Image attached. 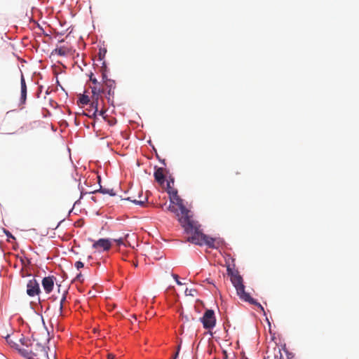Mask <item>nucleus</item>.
Masks as SVG:
<instances>
[{"mask_svg": "<svg viewBox=\"0 0 359 359\" xmlns=\"http://www.w3.org/2000/svg\"><path fill=\"white\" fill-rule=\"evenodd\" d=\"M135 318V316H133L132 319Z\"/></svg>", "mask_w": 359, "mask_h": 359, "instance_id": "a19ab883", "label": "nucleus"}, {"mask_svg": "<svg viewBox=\"0 0 359 359\" xmlns=\"http://www.w3.org/2000/svg\"><path fill=\"white\" fill-rule=\"evenodd\" d=\"M154 168V177L156 180L158 182H163L165 179L164 172L165 171V169H164L163 168H158L157 166H155Z\"/></svg>", "mask_w": 359, "mask_h": 359, "instance_id": "9b49d317", "label": "nucleus"}, {"mask_svg": "<svg viewBox=\"0 0 359 359\" xmlns=\"http://www.w3.org/2000/svg\"><path fill=\"white\" fill-rule=\"evenodd\" d=\"M104 113H105V111H104V110H100V111H99V114H100V116H104Z\"/></svg>", "mask_w": 359, "mask_h": 359, "instance_id": "c756f323", "label": "nucleus"}, {"mask_svg": "<svg viewBox=\"0 0 359 359\" xmlns=\"http://www.w3.org/2000/svg\"><path fill=\"white\" fill-rule=\"evenodd\" d=\"M5 339L8 344H9L11 347L18 350V352L19 349H22L21 348H20L19 344L16 341H15L9 334H7Z\"/></svg>", "mask_w": 359, "mask_h": 359, "instance_id": "ddd939ff", "label": "nucleus"}, {"mask_svg": "<svg viewBox=\"0 0 359 359\" xmlns=\"http://www.w3.org/2000/svg\"><path fill=\"white\" fill-rule=\"evenodd\" d=\"M101 69L103 82L102 88H104V93H107V98L109 101L111 97H114L116 83L114 80L107 78V76L106 74L107 66L105 62H102V66Z\"/></svg>", "mask_w": 359, "mask_h": 359, "instance_id": "20e7f679", "label": "nucleus"}, {"mask_svg": "<svg viewBox=\"0 0 359 359\" xmlns=\"http://www.w3.org/2000/svg\"><path fill=\"white\" fill-rule=\"evenodd\" d=\"M178 220L185 232L191 234V236L187 238V241L198 245H206L210 248H216L215 239L203 233L200 229L201 225L197 221L187 217Z\"/></svg>", "mask_w": 359, "mask_h": 359, "instance_id": "f257e3e1", "label": "nucleus"}, {"mask_svg": "<svg viewBox=\"0 0 359 359\" xmlns=\"http://www.w3.org/2000/svg\"><path fill=\"white\" fill-rule=\"evenodd\" d=\"M179 349H180V346H178V351H177V353L175 354V355L173 356L172 359H176L178 354H179Z\"/></svg>", "mask_w": 359, "mask_h": 359, "instance_id": "cd10ccee", "label": "nucleus"}, {"mask_svg": "<svg viewBox=\"0 0 359 359\" xmlns=\"http://www.w3.org/2000/svg\"><path fill=\"white\" fill-rule=\"evenodd\" d=\"M114 241L117 243L118 245H124L123 238H120L118 239H114Z\"/></svg>", "mask_w": 359, "mask_h": 359, "instance_id": "b1692460", "label": "nucleus"}, {"mask_svg": "<svg viewBox=\"0 0 359 359\" xmlns=\"http://www.w3.org/2000/svg\"><path fill=\"white\" fill-rule=\"evenodd\" d=\"M191 290H189V295H191Z\"/></svg>", "mask_w": 359, "mask_h": 359, "instance_id": "e433bc0d", "label": "nucleus"}, {"mask_svg": "<svg viewBox=\"0 0 359 359\" xmlns=\"http://www.w3.org/2000/svg\"><path fill=\"white\" fill-rule=\"evenodd\" d=\"M65 301H66V296H65V294H64L62 298L60 300V312H62V307H63V304H64V302Z\"/></svg>", "mask_w": 359, "mask_h": 359, "instance_id": "5701e85b", "label": "nucleus"}, {"mask_svg": "<svg viewBox=\"0 0 359 359\" xmlns=\"http://www.w3.org/2000/svg\"><path fill=\"white\" fill-rule=\"evenodd\" d=\"M203 327L206 330L212 329L216 324V318L213 310L208 309L201 318Z\"/></svg>", "mask_w": 359, "mask_h": 359, "instance_id": "423d86ee", "label": "nucleus"}, {"mask_svg": "<svg viewBox=\"0 0 359 359\" xmlns=\"http://www.w3.org/2000/svg\"><path fill=\"white\" fill-rule=\"evenodd\" d=\"M0 359H8L7 358H6L4 355H1L0 357Z\"/></svg>", "mask_w": 359, "mask_h": 359, "instance_id": "473e14b6", "label": "nucleus"}, {"mask_svg": "<svg viewBox=\"0 0 359 359\" xmlns=\"http://www.w3.org/2000/svg\"><path fill=\"white\" fill-rule=\"evenodd\" d=\"M72 48L68 43L63 45L57 46L56 48L53 51V53L57 54L60 56H67L72 54Z\"/></svg>", "mask_w": 359, "mask_h": 359, "instance_id": "1a4fd4ad", "label": "nucleus"}, {"mask_svg": "<svg viewBox=\"0 0 359 359\" xmlns=\"http://www.w3.org/2000/svg\"><path fill=\"white\" fill-rule=\"evenodd\" d=\"M90 80L93 85H98L100 83L95 78L93 77V74L90 76Z\"/></svg>", "mask_w": 359, "mask_h": 359, "instance_id": "4be33fe9", "label": "nucleus"}, {"mask_svg": "<svg viewBox=\"0 0 359 359\" xmlns=\"http://www.w3.org/2000/svg\"><path fill=\"white\" fill-rule=\"evenodd\" d=\"M226 270L228 275L230 276L231 281L233 285L235 287L236 293L239 298L244 302L250 303V304L257 306L261 309V311H264V307L255 299L251 297L249 293L245 291V285L243 283V278L238 273V272L237 271H233L229 266L227 267Z\"/></svg>", "mask_w": 359, "mask_h": 359, "instance_id": "f03ea898", "label": "nucleus"}, {"mask_svg": "<svg viewBox=\"0 0 359 359\" xmlns=\"http://www.w3.org/2000/svg\"><path fill=\"white\" fill-rule=\"evenodd\" d=\"M127 200L130 201H132L133 203H134L135 204H140V205H143L144 204V201H137V200H135V199H132L130 197H128L127 198Z\"/></svg>", "mask_w": 359, "mask_h": 359, "instance_id": "aec40b11", "label": "nucleus"}, {"mask_svg": "<svg viewBox=\"0 0 359 359\" xmlns=\"http://www.w3.org/2000/svg\"><path fill=\"white\" fill-rule=\"evenodd\" d=\"M55 278L53 276H47L43 278L41 284L43 290L47 294L50 293L54 287Z\"/></svg>", "mask_w": 359, "mask_h": 359, "instance_id": "9d476101", "label": "nucleus"}, {"mask_svg": "<svg viewBox=\"0 0 359 359\" xmlns=\"http://www.w3.org/2000/svg\"><path fill=\"white\" fill-rule=\"evenodd\" d=\"M20 84H21V88H23V89L27 88L25 79L22 74H21Z\"/></svg>", "mask_w": 359, "mask_h": 359, "instance_id": "a211bd4d", "label": "nucleus"}, {"mask_svg": "<svg viewBox=\"0 0 359 359\" xmlns=\"http://www.w3.org/2000/svg\"><path fill=\"white\" fill-rule=\"evenodd\" d=\"M20 261H21L22 264L24 266H25V265L27 264L25 263V260H24L23 259H22V258H21V259H20Z\"/></svg>", "mask_w": 359, "mask_h": 359, "instance_id": "2f4dec72", "label": "nucleus"}, {"mask_svg": "<svg viewBox=\"0 0 359 359\" xmlns=\"http://www.w3.org/2000/svg\"><path fill=\"white\" fill-rule=\"evenodd\" d=\"M5 233L8 238H11L13 239H15V237L8 231H6Z\"/></svg>", "mask_w": 359, "mask_h": 359, "instance_id": "a878e982", "label": "nucleus"}, {"mask_svg": "<svg viewBox=\"0 0 359 359\" xmlns=\"http://www.w3.org/2000/svg\"><path fill=\"white\" fill-rule=\"evenodd\" d=\"M160 159V162L163 165H165V158H159Z\"/></svg>", "mask_w": 359, "mask_h": 359, "instance_id": "c85d7f7f", "label": "nucleus"}, {"mask_svg": "<svg viewBox=\"0 0 359 359\" xmlns=\"http://www.w3.org/2000/svg\"><path fill=\"white\" fill-rule=\"evenodd\" d=\"M137 165L139 166L140 165V163L139 161H137Z\"/></svg>", "mask_w": 359, "mask_h": 359, "instance_id": "ea45409f", "label": "nucleus"}, {"mask_svg": "<svg viewBox=\"0 0 359 359\" xmlns=\"http://www.w3.org/2000/svg\"><path fill=\"white\" fill-rule=\"evenodd\" d=\"M102 93H95L92 95V106L95 108L93 115L98 111L99 99L101 97Z\"/></svg>", "mask_w": 359, "mask_h": 359, "instance_id": "f8f14e48", "label": "nucleus"}, {"mask_svg": "<svg viewBox=\"0 0 359 359\" xmlns=\"http://www.w3.org/2000/svg\"><path fill=\"white\" fill-rule=\"evenodd\" d=\"M19 353L27 359H49L46 347L39 343L34 344V350L19 349Z\"/></svg>", "mask_w": 359, "mask_h": 359, "instance_id": "7ed1b4c3", "label": "nucleus"}, {"mask_svg": "<svg viewBox=\"0 0 359 359\" xmlns=\"http://www.w3.org/2000/svg\"><path fill=\"white\" fill-rule=\"evenodd\" d=\"M111 247V242L107 238H100L97 241H95L93 244V248L97 251H107Z\"/></svg>", "mask_w": 359, "mask_h": 359, "instance_id": "6e6552de", "label": "nucleus"}, {"mask_svg": "<svg viewBox=\"0 0 359 359\" xmlns=\"http://www.w3.org/2000/svg\"><path fill=\"white\" fill-rule=\"evenodd\" d=\"M27 98V88H21L20 104H24Z\"/></svg>", "mask_w": 359, "mask_h": 359, "instance_id": "dca6fc26", "label": "nucleus"}, {"mask_svg": "<svg viewBox=\"0 0 359 359\" xmlns=\"http://www.w3.org/2000/svg\"><path fill=\"white\" fill-rule=\"evenodd\" d=\"M81 274L77 276V278H81Z\"/></svg>", "mask_w": 359, "mask_h": 359, "instance_id": "f704fd0d", "label": "nucleus"}, {"mask_svg": "<svg viewBox=\"0 0 359 359\" xmlns=\"http://www.w3.org/2000/svg\"><path fill=\"white\" fill-rule=\"evenodd\" d=\"M75 266L77 269H79L83 267V263L82 262L78 261L76 262Z\"/></svg>", "mask_w": 359, "mask_h": 359, "instance_id": "393cba45", "label": "nucleus"}, {"mask_svg": "<svg viewBox=\"0 0 359 359\" xmlns=\"http://www.w3.org/2000/svg\"><path fill=\"white\" fill-rule=\"evenodd\" d=\"M20 341L22 344H24V341H22V339H20Z\"/></svg>", "mask_w": 359, "mask_h": 359, "instance_id": "c9c22d12", "label": "nucleus"}, {"mask_svg": "<svg viewBox=\"0 0 359 359\" xmlns=\"http://www.w3.org/2000/svg\"><path fill=\"white\" fill-rule=\"evenodd\" d=\"M191 290H189V295H191Z\"/></svg>", "mask_w": 359, "mask_h": 359, "instance_id": "58836bf2", "label": "nucleus"}, {"mask_svg": "<svg viewBox=\"0 0 359 359\" xmlns=\"http://www.w3.org/2000/svg\"><path fill=\"white\" fill-rule=\"evenodd\" d=\"M172 276L173 277V278L175 280L176 283L177 285H182V283L179 280V276L178 275L175 274V273H172Z\"/></svg>", "mask_w": 359, "mask_h": 359, "instance_id": "412c9836", "label": "nucleus"}, {"mask_svg": "<svg viewBox=\"0 0 359 359\" xmlns=\"http://www.w3.org/2000/svg\"><path fill=\"white\" fill-rule=\"evenodd\" d=\"M64 42H65L64 39H62V40H60V41H59V43H60V44H61V43H63Z\"/></svg>", "mask_w": 359, "mask_h": 359, "instance_id": "72a5a7b5", "label": "nucleus"}, {"mask_svg": "<svg viewBox=\"0 0 359 359\" xmlns=\"http://www.w3.org/2000/svg\"><path fill=\"white\" fill-rule=\"evenodd\" d=\"M168 210H170V211H172V212H173V211H174V207H172V206H170H170L168 207Z\"/></svg>", "mask_w": 359, "mask_h": 359, "instance_id": "7c9ffc66", "label": "nucleus"}, {"mask_svg": "<svg viewBox=\"0 0 359 359\" xmlns=\"http://www.w3.org/2000/svg\"><path fill=\"white\" fill-rule=\"evenodd\" d=\"M90 98H89V97L88 95H83L79 98V102L82 104H88L90 102Z\"/></svg>", "mask_w": 359, "mask_h": 359, "instance_id": "f3484780", "label": "nucleus"}, {"mask_svg": "<svg viewBox=\"0 0 359 359\" xmlns=\"http://www.w3.org/2000/svg\"><path fill=\"white\" fill-rule=\"evenodd\" d=\"M168 194L170 196V200L173 203H175L180 209L181 216L179 219H183L185 217H192L190 215V211L186 208V207L183 205L182 200L177 195V191L175 189H171L168 190Z\"/></svg>", "mask_w": 359, "mask_h": 359, "instance_id": "39448f33", "label": "nucleus"}, {"mask_svg": "<svg viewBox=\"0 0 359 359\" xmlns=\"http://www.w3.org/2000/svg\"><path fill=\"white\" fill-rule=\"evenodd\" d=\"M97 192H100V193H102L104 194H109L110 196H115L116 195V194H115V192L114 191L113 189H106V188H102V187H100V189L95 190L93 193L95 194Z\"/></svg>", "mask_w": 359, "mask_h": 359, "instance_id": "4468645a", "label": "nucleus"}, {"mask_svg": "<svg viewBox=\"0 0 359 359\" xmlns=\"http://www.w3.org/2000/svg\"><path fill=\"white\" fill-rule=\"evenodd\" d=\"M115 355L112 353H108L107 354V359H114Z\"/></svg>", "mask_w": 359, "mask_h": 359, "instance_id": "bb28decb", "label": "nucleus"}, {"mask_svg": "<svg viewBox=\"0 0 359 359\" xmlns=\"http://www.w3.org/2000/svg\"><path fill=\"white\" fill-rule=\"evenodd\" d=\"M191 290H189V295H191Z\"/></svg>", "mask_w": 359, "mask_h": 359, "instance_id": "4c0bfd02", "label": "nucleus"}, {"mask_svg": "<svg viewBox=\"0 0 359 359\" xmlns=\"http://www.w3.org/2000/svg\"><path fill=\"white\" fill-rule=\"evenodd\" d=\"M40 293L41 290L39 283L34 278L29 280L27 284V295L32 297Z\"/></svg>", "mask_w": 359, "mask_h": 359, "instance_id": "0eeeda50", "label": "nucleus"}, {"mask_svg": "<svg viewBox=\"0 0 359 359\" xmlns=\"http://www.w3.org/2000/svg\"><path fill=\"white\" fill-rule=\"evenodd\" d=\"M92 89V93H104V88H102V86H100V83L98 85H94L91 87Z\"/></svg>", "mask_w": 359, "mask_h": 359, "instance_id": "2eb2a0df", "label": "nucleus"}, {"mask_svg": "<svg viewBox=\"0 0 359 359\" xmlns=\"http://www.w3.org/2000/svg\"><path fill=\"white\" fill-rule=\"evenodd\" d=\"M135 318V316H133L132 319Z\"/></svg>", "mask_w": 359, "mask_h": 359, "instance_id": "79ce46f5", "label": "nucleus"}, {"mask_svg": "<svg viewBox=\"0 0 359 359\" xmlns=\"http://www.w3.org/2000/svg\"><path fill=\"white\" fill-rule=\"evenodd\" d=\"M105 53H106V50H100V52H99V54H98V56H99V60H102L104 55H105Z\"/></svg>", "mask_w": 359, "mask_h": 359, "instance_id": "6ab92c4d", "label": "nucleus"}]
</instances>
